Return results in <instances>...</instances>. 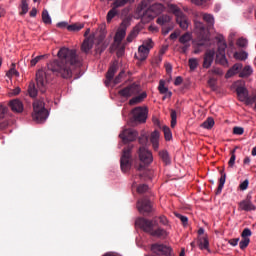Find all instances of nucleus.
Here are the masks:
<instances>
[{
	"mask_svg": "<svg viewBox=\"0 0 256 256\" xmlns=\"http://www.w3.org/2000/svg\"><path fill=\"white\" fill-rule=\"evenodd\" d=\"M202 129L211 130L215 127V119L213 117H208L201 125Z\"/></svg>",
	"mask_w": 256,
	"mask_h": 256,
	"instance_id": "28",
	"label": "nucleus"
},
{
	"mask_svg": "<svg viewBox=\"0 0 256 256\" xmlns=\"http://www.w3.org/2000/svg\"><path fill=\"white\" fill-rule=\"evenodd\" d=\"M241 191H246L247 187H249V180H244L239 185Z\"/></svg>",
	"mask_w": 256,
	"mask_h": 256,
	"instance_id": "57",
	"label": "nucleus"
},
{
	"mask_svg": "<svg viewBox=\"0 0 256 256\" xmlns=\"http://www.w3.org/2000/svg\"><path fill=\"white\" fill-rule=\"evenodd\" d=\"M130 26H131V18L129 17L124 18L114 37V41L118 45V47L121 45L123 39H125V36L127 35V28Z\"/></svg>",
	"mask_w": 256,
	"mask_h": 256,
	"instance_id": "8",
	"label": "nucleus"
},
{
	"mask_svg": "<svg viewBox=\"0 0 256 256\" xmlns=\"http://www.w3.org/2000/svg\"><path fill=\"white\" fill-rule=\"evenodd\" d=\"M137 209L142 215H147V213L153 211V204H151L149 198L143 197L137 201Z\"/></svg>",
	"mask_w": 256,
	"mask_h": 256,
	"instance_id": "11",
	"label": "nucleus"
},
{
	"mask_svg": "<svg viewBox=\"0 0 256 256\" xmlns=\"http://www.w3.org/2000/svg\"><path fill=\"white\" fill-rule=\"evenodd\" d=\"M215 59V50H207L204 55L203 67L204 69H209L213 65Z\"/></svg>",
	"mask_w": 256,
	"mask_h": 256,
	"instance_id": "18",
	"label": "nucleus"
},
{
	"mask_svg": "<svg viewBox=\"0 0 256 256\" xmlns=\"http://www.w3.org/2000/svg\"><path fill=\"white\" fill-rule=\"evenodd\" d=\"M164 11H170V13L175 15L176 22L178 23L179 27L183 29V31H187L189 29V19L183 14V11H181L179 7L171 4V0H166L162 4V13H164Z\"/></svg>",
	"mask_w": 256,
	"mask_h": 256,
	"instance_id": "4",
	"label": "nucleus"
},
{
	"mask_svg": "<svg viewBox=\"0 0 256 256\" xmlns=\"http://www.w3.org/2000/svg\"><path fill=\"white\" fill-rule=\"evenodd\" d=\"M169 21H171V16L169 14L163 13L162 20H161L162 25L165 23H169Z\"/></svg>",
	"mask_w": 256,
	"mask_h": 256,
	"instance_id": "56",
	"label": "nucleus"
},
{
	"mask_svg": "<svg viewBox=\"0 0 256 256\" xmlns=\"http://www.w3.org/2000/svg\"><path fill=\"white\" fill-rule=\"evenodd\" d=\"M216 59L220 65H223L224 67H227L229 65V62L227 61V57L225 54H217Z\"/></svg>",
	"mask_w": 256,
	"mask_h": 256,
	"instance_id": "43",
	"label": "nucleus"
},
{
	"mask_svg": "<svg viewBox=\"0 0 256 256\" xmlns=\"http://www.w3.org/2000/svg\"><path fill=\"white\" fill-rule=\"evenodd\" d=\"M233 87L236 88L239 101L247 103L249 101V90L245 88V81L238 80L234 82Z\"/></svg>",
	"mask_w": 256,
	"mask_h": 256,
	"instance_id": "9",
	"label": "nucleus"
},
{
	"mask_svg": "<svg viewBox=\"0 0 256 256\" xmlns=\"http://www.w3.org/2000/svg\"><path fill=\"white\" fill-rule=\"evenodd\" d=\"M251 235H253V233L251 232V229L249 228H245L242 231L241 237L242 240L239 242V247L240 249H247V247H249V243H251Z\"/></svg>",
	"mask_w": 256,
	"mask_h": 256,
	"instance_id": "16",
	"label": "nucleus"
},
{
	"mask_svg": "<svg viewBox=\"0 0 256 256\" xmlns=\"http://www.w3.org/2000/svg\"><path fill=\"white\" fill-rule=\"evenodd\" d=\"M200 17H202L203 21H205V23H207L208 27H214L215 17L212 14L201 12Z\"/></svg>",
	"mask_w": 256,
	"mask_h": 256,
	"instance_id": "24",
	"label": "nucleus"
},
{
	"mask_svg": "<svg viewBox=\"0 0 256 256\" xmlns=\"http://www.w3.org/2000/svg\"><path fill=\"white\" fill-rule=\"evenodd\" d=\"M58 59H54L47 64V70H38L36 72V85L41 93H45L47 83L53 80L57 75L62 79H71L73 77V65H81L77 51L62 47L57 53Z\"/></svg>",
	"mask_w": 256,
	"mask_h": 256,
	"instance_id": "1",
	"label": "nucleus"
},
{
	"mask_svg": "<svg viewBox=\"0 0 256 256\" xmlns=\"http://www.w3.org/2000/svg\"><path fill=\"white\" fill-rule=\"evenodd\" d=\"M146 97H147V93L142 92L140 95L130 99L129 105H137V103H141V101H143V99H145Z\"/></svg>",
	"mask_w": 256,
	"mask_h": 256,
	"instance_id": "38",
	"label": "nucleus"
},
{
	"mask_svg": "<svg viewBox=\"0 0 256 256\" xmlns=\"http://www.w3.org/2000/svg\"><path fill=\"white\" fill-rule=\"evenodd\" d=\"M220 173H221V177L219 179V186H218L217 193H221L223 191V187H225V181L227 179V174H225L223 170Z\"/></svg>",
	"mask_w": 256,
	"mask_h": 256,
	"instance_id": "39",
	"label": "nucleus"
},
{
	"mask_svg": "<svg viewBox=\"0 0 256 256\" xmlns=\"http://www.w3.org/2000/svg\"><path fill=\"white\" fill-rule=\"evenodd\" d=\"M191 41H193V34L190 32L184 33L179 38V43H181L182 47H180L182 53H187L189 48L191 47Z\"/></svg>",
	"mask_w": 256,
	"mask_h": 256,
	"instance_id": "15",
	"label": "nucleus"
},
{
	"mask_svg": "<svg viewBox=\"0 0 256 256\" xmlns=\"http://www.w3.org/2000/svg\"><path fill=\"white\" fill-rule=\"evenodd\" d=\"M6 113H7V107L0 104V119H4Z\"/></svg>",
	"mask_w": 256,
	"mask_h": 256,
	"instance_id": "58",
	"label": "nucleus"
},
{
	"mask_svg": "<svg viewBox=\"0 0 256 256\" xmlns=\"http://www.w3.org/2000/svg\"><path fill=\"white\" fill-rule=\"evenodd\" d=\"M47 57V55H39L36 56L34 59L31 60L30 64L32 67H35L39 61H41L42 59H45Z\"/></svg>",
	"mask_w": 256,
	"mask_h": 256,
	"instance_id": "49",
	"label": "nucleus"
},
{
	"mask_svg": "<svg viewBox=\"0 0 256 256\" xmlns=\"http://www.w3.org/2000/svg\"><path fill=\"white\" fill-rule=\"evenodd\" d=\"M161 253H162V255H165V256H171V255H173V249H171L170 246L162 245Z\"/></svg>",
	"mask_w": 256,
	"mask_h": 256,
	"instance_id": "46",
	"label": "nucleus"
},
{
	"mask_svg": "<svg viewBox=\"0 0 256 256\" xmlns=\"http://www.w3.org/2000/svg\"><path fill=\"white\" fill-rule=\"evenodd\" d=\"M149 191V186L146 184H141L137 187V193L143 194Z\"/></svg>",
	"mask_w": 256,
	"mask_h": 256,
	"instance_id": "50",
	"label": "nucleus"
},
{
	"mask_svg": "<svg viewBox=\"0 0 256 256\" xmlns=\"http://www.w3.org/2000/svg\"><path fill=\"white\" fill-rule=\"evenodd\" d=\"M233 133L234 135H243V133H245V130L243 129V127H234L233 128Z\"/></svg>",
	"mask_w": 256,
	"mask_h": 256,
	"instance_id": "54",
	"label": "nucleus"
},
{
	"mask_svg": "<svg viewBox=\"0 0 256 256\" xmlns=\"http://www.w3.org/2000/svg\"><path fill=\"white\" fill-rule=\"evenodd\" d=\"M140 31L141 29L139 28V26L134 27L126 38L127 43H132L133 39H135L137 35H139Z\"/></svg>",
	"mask_w": 256,
	"mask_h": 256,
	"instance_id": "32",
	"label": "nucleus"
},
{
	"mask_svg": "<svg viewBox=\"0 0 256 256\" xmlns=\"http://www.w3.org/2000/svg\"><path fill=\"white\" fill-rule=\"evenodd\" d=\"M117 47H119V49L117 51V56L122 57V55L125 53V46L117 45Z\"/></svg>",
	"mask_w": 256,
	"mask_h": 256,
	"instance_id": "60",
	"label": "nucleus"
},
{
	"mask_svg": "<svg viewBox=\"0 0 256 256\" xmlns=\"http://www.w3.org/2000/svg\"><path fill=\"white\" fill-rule=\"evenodd\" d=\"M139 133L133 128L124 129L122 133L119 134L120 139H122L123 143H131L137 139Z\"/></svg>",
	"mask_w": 256,
	"mask_h": 256,
	"instance_id": "14",
	"label": "nucleus"
},
{
	"mask_svg": "<svg viewBox=\"0 0 256 256\" xmlns=\"http://www.w3.org/2000/svg\"><path fill=\"white\" fill-rule=\"evenodd\" d=\"M198 247L203 251V249H206V251H211L209 250V238L207 236H202L198 238Z\"/></svg>",
	"mask_w": 256,
	"mask_h": 256,
	"instance_id": "25",
	"label": "nucleus"
},
{
	"mask_svg": "<svg viewBox=\"0 0 256 256\" xmlns=\"http://www.w3.org/2000/svg\"><path fill=\"white\" fill-rule=\"evenodd\" d=\"M241 69H243V64H241V63L234 64L233 67L227 71L226 79L233 77V75H237V73H239V71H241Z\"/></svg>",
	"mask_w": 256,
	"mask_h": 256,
	"instance_id": "22",
	"label": "nucleus"
},
{
	"mask_svg": "<svg viewBox=\"0 0 256 256\" xmlns=\"http://www.w3.org/2000/svg\"><path fill=\"white\" fill-rule=\"evenodd\" d=\"M15 67H16L15 63H12L11 68L6 73V77H8V79H11L13 76L19 77V71H17Z\"/></svg>",
	"mask_w": 256,
	"mask_h": 256,
	"instance_id": "40",
	"label": "nucleus"
},
{
	"mask_svg": "<svg viewBox=\"0 0 256 256\" xmlns=\"http://www.w3.org/2000/svg\"><path fill=\"white\" fill-rule=\"evenodd\" d=\"M141 91V86L137 84H131L130 86H127L121 90L118 91V94L121 97H125L126 99H129V97H133V95H138Z\"/></svg>",
	"mask_w": 256,
	"mask_h": 256,
	"instance_id": "12",
	"label": "nucleus"
},
{
	"mask_svg": "<svg viewBox=\"0 0 256 256\" xmlns=\"http://www.w3.org/2000/svg\"><path fill=\"white\" fill-rule=\"evenodd\" d=\"M176 217L180 219V221L183 223V225H187L189 223V218L187 216H183L181 214H176Z\"/></svg>",
	"mask_w": 256,
	"mask_h": 256,
	"instance_id": "55",
	"label": "nucleus"
},
{
	"mask_svg": "<svg viewBox=\"0 0 256 256\" xmlns=\"http://www.w3.org/2000/svg\"><path fill=\"white\" fill-rule=\"evenodd\" d=\"M162 129L165 141H171V139H173V132H171V128L168 126H163Z\"/></svg>",
	"mask_w": 256,
	"mask_h": 256,
	"instance_id": "41",
	"label": "nucleus"
},
{
	"mask_svg": "<svg viewBox=\"0 0 256 256\" xmlns=\"http://www.w3.org/2000/svg\"><path fill=\"white\" fill-rule=\"evenodd\" d=\"M253 75V67L250 65L245 66L239 73V77L245 78V77H251Z\"/></svg>",
	"mask_w": 256,
	"mask_h": 256,
	"instance_id": "31",
	"label": "nucleus"
},
{
	"mask_svg": "<svg viewBox=\"0 0 256 256\" xmlns=\"http://www.w3.org/2000/svg\"><path fill=\"white\" fill-rule=\"evenodd\" d=\"M119 69V66L117 62H114L110 68L108 69V72L106 73V79L108 82L113 81V77H115V73H117V70Z\"/></svg>",
	"mask_w": 256,
	"mask_h": 256,
	"instance_id": "23",
	"label": "nucleus"
},
{
	"mask_svg": "<svg viewBox=\"0 0 256 256\" xmlns=\"http://www.w3.org/2000/svg\"><path fill=\"white\" fill-rule=\"evenodd\" d=\"M85 27V24L75 23L67 26L68 31H81Z\"/></svg>",
	"mask_w": 256,
	"mask_h": 256,
	"instance_id": "44",
	"label": "nucleus"
},
{
	"mask_svg": "<svg viewBox=\"0 0 256 256\" xmlns=\"http://www.w3.org/2000/svg\"><path fill=\"white\" fill-rule=\"evenodd\" d=\"M194 33L196 38L192 40V45L194 48L193 54L199 55L201 47H207L211 41V34L209 30L205 28V24L201 21H195Z\"/></svg>",
	"mask_w": 256,
	"mask_h": 256,
	"instance_id": "2",
	"label": "nucleus"
},
{
	"mask_svg": "<svg viewBox=\"0 0 256 256\" xmlns=\"http://www.w3.org/2000/svg\"><path fill=\"white\" fill-rule=\"evenodd\" d=\"M164 67L166 69V73H168V75L171 74V72L173 71V66L169 63H166Z\"/></svg>",
	"mask_w": 256,
	"mask_h": 256,
	"instance_id": "64",
	"label": "nucleus"
},
{
	"mask_svg": "<svg viewBox=\"0 0 256 256\" xmlns=\"http://www.w3.org/2000/svg\"><path fill=\"white\" fill-rule=\"evenodd\" d=\"M177 125V112L172 110L171 112V127H175Z\"/></svg>",
	"mask_w": 256,
	"mask_h": 256,
	"instance_id": "51",
	"label": "nucleus"
},
{
	"mask_svg": "<svg viewBox=\"0 0 256 256\" xmlns=\"http://www.w3.org/2000/svg\"><path fill=\"white\" fill-rule=\"evenodd\" d=\"M136 227H139L144 233H149L152 237H161V227L156 218L149 220L147 218H138L135 221Z\"/></svg>",
	"mask_w": 256,
	"mask_h": 256,
	"instance_id": "5",
	"label": "nucleus"
},
{
	"mask_svg": "<svg viewBox=\"0 0 256 256\" xmlns=\"http://www.w3.org/2000/svg\"><path fill=\"white\" fill-rule=\"evenodd\" d=\"M123 75H125V72H120L118 76L114 79V85H118V83H121V79L123 78Z\"/></svg>",
	"mask_w": 256,
	"mask_h": 256,
	"instance_id": "59",
	"label": "nucleus"
},
{
	"mask_svg": "<svg viewBox=\"0 0 256 256\" xmlns=\"http://www.w3.org/2000/svg\"><path fill=\"white\" fill-rule=\"evenodd\" d=\"M150 141L154 149H159V132L158 131L152 132L150 136Z\"/></svg>",
	"mask_w": 256,
	"mask_h": 256,
	"instance_id": "29",
	"label": "nucleus"
},
{
	"mask_svg": "<svg viewBox=\"0 0 256 256\" xmlns=\"http://www.w3.org/2000/svg\"><path fill=\"white\" fill-rule=\"evenodd\" d=\"M140 148L138 150V157H139V165L135 164V169L137 171H143L147 165H150L153 162V154L149 149H147V143H149V138L146 135H142L139 138Z\"/></svg>",
	"mask_w": 256,
	"mask_h": 256,
	"instance_id": "3",
	"label": "nucleus"
},
{
	"mask_svg": "<svg viewBox=\"0 0 256 256\" xmlns=\"http://www.w3.org/2000/svg\"><path fill=\"white\" fill-rule=\"evenodd\" d=\"M47 117H49V111L45 108V102L42 100H35L33 102L32 119L36 121V123H45Z\"/></svg>",
	"mask_w": 256,
	"mask_h": 256,
	"instance_id": "6",
	"label": "nucleus"
},
{
	"mask_svg": "<svg viewBox=\"0 0 256 256\" xmlns=\"http://www.w3.org/2000/svg\"><path fill=\"white\" fill-rule=\"evenodd\" d=\"M27 91L29 97H31L32 99H35V97H37V94L39 93V91L37 90V86H35V82H30Z\"/></svg>",
	"mask_w": 256,
	"mask_h": 256,
	"instance_id": "30",
	"label": "nucleus"
},
{
	"mask_svg": "<svg viewBox=\"0 0 256 256\" xmlns=\"http://www.w3.org/2000/svg\"><path fill=\"white\" fill-rule=\"evenodd\" d=\"M239 210L240 211H255L256 210V206L253 205V202L251 201V198L248 197L246 200H242L239 203Z\"/></svg>",
	"mask_w": 256,
	"mask_h": 256,
	"instance_id": "19",
	"label": "nucleus"
},
{
	"mask_svg": "<svg viewBox=\"0 0 256 256\" xmlns=\"http://www.w3.org/2000/svg\"><path fill=\"white\" fill-rule=\"evenodd\" d=\"M229 245H231L232 247H237V245H239V238L229 240Z\"/></svg>",
	"mask_w": 256,
	"mask_h": 256,
	"instance_id": "62",
	"label": "nucleus"
},
{
	"mask_svg": "<svg viewBox=\"0 0 256 256\" xmlns=\"http://www.w3.org/2000/svg\"><path fill=\"white\" fill-rule=\"evenodd\" d=\"M131 151H133V146H127L123 149L122 156L120 158V167L122 173H129V171H131Z\"/></svg>",
	"mask_w": 256,
	"mask_h": 256,
	"instance_id": "7",
	"label": "nucleus"
},
{
	"mask_svg": "<svg viewBox=\"0 0 256 256\" xmlns=\"http://www.w3.org/2000/svg\"><path fill=\"white\" fill-rule=\"evenodd\" d=\"M161 225H162L161 237L162 239H167L171 231V224H169V220H167V217L165 216L161 217Z\"/></svg>",
	"mask_w": 256,
	"mask_h": 256,
	"instance_id": "17",
	"label": "nucleus"
},
{
	"mask_svg": "<svg viewBox=\"0 0 256 256\" xmlns=\"http://www.w3.org/2000/svg\"><path fill=\"white\" fill-rule=\"evenodd\" d=\"M161 95H162L163 101H166V99H171V96L173 95V93L169 90V88L165 87L163 82L161 85Z\"/></svg>",
	"mask_w": 256,
	"mask_h": 256,
	"instance_id": "35",
	"label": "nucleus"
},
{
	"mask_svg": "<svg viewBox=\"0 0 256 256\" xmlns=\"http://www.w3.org/2000/svg\"><path fill=\"white\" fill-rule=\"evenodd\" d=\"M42 21L45 23V25H51V16L49 15V11H42Z\"/></svg>",
	"mask_w": 256,
	"mask_h": 256,
	"instance_id": "45",
	"label": "nucleus"
},
{
	"mask_svg": "<svg viewBox=\"0 0 256 256\" xmlns=\"http://www.w3.org/2000/svg\"><path fill=\"white\" fill-rule=\"evenodd\" d=\"M219 43H218V54H225V49H227V43H225V38L223 35H219L216 38Z\"/></svg>",
	"mask_w": 256,
	"mask_h": 256,
	"instance_id": "26",
	"label": "nucleus"
},
{
	"mask_svg": "<svg viewBox=\"0 0 256 256\" xmlns=\"http://www.w3.org/2000/svg\"><path fill=\"white\" fill-rule=\"evenodd\" d=\"M59 29H67V27H69V24L67 22H59L56 25Z\"/></svg>",
	"mask_w": 256,
	"mask_h": 256,
	"instance_id": "63",
	"label": "nucleus"
},
{
	"mask_svg": "<svg viewBox=\"0 0 256 256\" xmlns=\"http://www.w3.org/2000/svg\"><path fill=\"white\" fill-rule=\"evenodd\" d=\"M247 57H249V54L245 51L234 53V59L238 61H246Z\"/></svg>",
	"mask_w": 256,
	"mask_h": 256,
	"instance_id": "42",
	"label": "nucleus"
},
{
	"mask_svg": "<svg viewBox=\"0 0 256 256\" xmlns=\"http://www.w3.org/2000/svg\"><path fill=\"white\" fill-rule=\"evenodd\" d=\"M189 67H190L191 71H195V69H197V67H199V61L197 60V58L189 59Z\"/></svg>",
	"mask_w": 256,
	"mask_h": 256,
	"instance_id": "47",
	"label": "nucleus"
},
{
	"mask_svg": "<svg viewBox=\"0 0 256 256\" xmlns=\"http://www.w3.org/2000/svg\"><path fill=\"white\" fill-rule=\"evenodd\" d=\"M211 73H213L214 75H223V70H221L220 68H212Z\"/></svg>",
	"mask_w": 256,
	"mask_h": 256,
	"instance_id": "61",
	"label": "nucleus"
},
{
	"mask_svg": "<svg viewBox=\"0 0 256 256\" xmlns=\"http://www.w3.org/2000/svg\"><path fill=\"white\" fill-rule=\"evenodd\" d=\"M151 49H153V40L149 39L144 42V45L138 48V53L135 54L136 59H138V61H145V59L149 57V51H151Z\"/></svg>",
	"mask_w": 256,
	"mask_h": 256,
	"instance_id": "10",
	"label": "nucleus"
},
{
	"mask_svg": "<svg viewBox=\"0 0 256 256\" xmlns=\"http://www.w3.org/2000/svg\"><path fill=\"white\" fill-rule=\"evenodd\" d=\"M151 253L146 254L145 256H161V244L154 243L151 245Z\"/></svg>",
	"mask_w": 256,
	"mask_h": 256,
	"instance_id": "27",
	"label": "nucleus"
},
{
	"mask_svg": "<svg viewBox=\"0 0 256 256\" xmlns=\"http://www.w3.org/2000/svg\"><path fill=\"white\" fill-rule=\"evenodd\" d=\"M19 8L21 9L19 15H27L29 13V3H27V0H20Z\"/></svg>",
	"mask_w": 256,
	"mask_h": 256,
	"instance_id": "36",
	"label": "nucleus"
},
{
	"mask_svg": "<svg viewBox=\"0 0 256 256\" xmlns=\"http://www.w3.org/2000/svg\"><path fill=\"white\" fill-rule=\"evenodd\" d=\"M117 15H119V11H117V9L113 6L112 9H110L107 13V16H106L107 23H111V21H113V19H115Z\"/></svg>",
	"mask_w": 256,
	"mask_h": 256,
	"instance_id": "37",
	"label": "nucleus"
},
{
	"mask_svg": "<svg viewBox=\"0 0 256 256\" xmlns=\"http://www.w3.org/2000/svg\"><path fill=\"white\" fill-rule=\"evenodd\" d=\"M140 31L141 29L139 28V26L134 27L126 38L127 43H132L133 39H135L137 35H139Z\"/></svg>",
	"mask_w": 256,
	"mask_h": 256,
	"instance_id": "34",
	"label": "nucleus"
},
{
	"mask_svg": "<svg viewBox=\"0 0 256 256\" xmlns=\"http://www.w3.org/2000/svg\"><path fill=\"white\" fill-rule=\"evenodd\" d=\"M10 109L14 111V113H22L23 112V102L15 99L10 101L9 103Z\"/></svg>",
	"mask_w": 256,
	"mask_h": 256,
	"instance_id": "20",
	"label": "nucleus"
},
{
	"mask_svg": "<svg viewBox=\"0 0 256 256\" xmlns=\"http://www.w3.org/2000/svg\"><path fill=\"white\" fill-rule=\"evenodd\" d=\"M93 49V38L92 37H88L86 38L81 46V51H83V53H89L91 50Z\"/></svg>",
	"mask_w": 256,
	"mask_h": 256,
	"instance_id": "21",
	"label": "nucleus"
},
{
	"mask_svg": "<svg viewBox=\"0 0 256 256\" xmlns=\"http://www.w3.org/2000/svg\"><path fill=\"white\" fill-rule=\"evenodd\" d=\"M132 119L135 123H145V121H147V108H134L132 110Z\"/></svg>",
	"mask_w": 256,
	"mask_h": 256,
	"instance_id": "13",
	"label": "nucleus"
},
{
	"mask_svg": "<svg viewBox=\"0 0 256 256\" xmlns=\"http://www.w3.org/2000/svg\"><path fill=\"white\" fill-rule=\"evenodd\" d=\"M248 41H247V39H245V38H239L238 40H237V45H238V47H247V45H248Z\"/></svg>",
	"mask_w": 256,
	"mask_h": 256,
	"instance_id": "53",
	"label": "nucleus"
},
{
	"mask_svg": "<svg viewBox=\"0 0 256 256\" xmlns=\"http://www.w3.org/2000/svg\"><path fill=\"white\" fill-rule=\"evenodd\" d=\"M162 161L165 165H171V157L169 156V152L162 151Z\"/></svg>",
	"mask_w": 256,
	"mask_h": 256,
	"instance_id": "48",
	"label": "nucleus"
},
{
	"mask_svg": "<svg viewBox=\"0 0 256 256\" xmlns=\"http://www.w3.org/2000/svg\"><path fill=\"white\" fill-rule=\"evenodd\" d=\"M237 157L235 156V150H233L232 152H231V157H230V160H229V162H228V165H229V167H235V159H236Z\"/></svg>",
	"mask_w": 256,
	"mask_h": 256,
	"instance_id": "52",
	"label": "nucleus"
},
{
	"mask_svg": "<svg viewBox=\"0 0 256 256\" xmlns=\"http://www.w3.org/2000/svg\"><path fill=\"white\" fill-rule=\"evenodd\" d=\"M140 31L141 29L139 28V26L134 27L126 38L127 43H132L133 39H135L137 35H139Z\"/></svg>",
	"mask_w": 256,
	"mask_h": 256,
	"instance_id": "33",
	"label": "nucleus"
}]
</instances>
